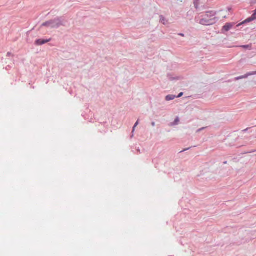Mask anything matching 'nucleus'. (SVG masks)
Masks as SVG:
<instances>
[{
    "label": "nucleus",
    "mask_w": 256,
    "mask_h": 256,
    "mask_svg": "<svg viewBox=\"0 0 256 256\" xmlns=\"http://www.w3.org/2000/svg\"><path fill=\"white\" fill-rule=\"evenodd\" d=\"M176 122L177 123L178 121H179V120L178 118H177L176 120Z\"/></svg>",
    "instance_id": "ddd939ff"
},
{
    "label": "nucleus",
    "mask_w": 256,
    "mask_h": 256,
    "mask_svg": "<svg viewBox=\"0 0 256 256\" xmlns=\"http://www.w3.org/2000/svg\"><path fill=\"white\" fill-rule=\"evenodd\" d=\"M183 95V93L182 92H180L177 96V98H180Z\"/></svg>",
    "instance_id": "9d476101"
},
{
    "label": "nucleus",
    "mask_w": 256,
    "mask_h": 256,
    "mask_svg": "<svg viewBox=\"0 0 256 256\" xmlns=\"http://www.w3.org/2000/svg\"><path fill=\"white\" fill-rule=\"evenodd\" d=\"M188 149H185V150H183L181 151V152H184V151H186V150H188Z\"/></svg>",
    "instance_id": "2eb2a0df"
},
{
    "label": "nucleus",
    "mask_w": 256,
    "mask_h": 256,
    "mask_svg": "<svg viewBox=\"0 0 256 256\" xmlns=\"http://www.w3.org/2000/svg\"><path fill=\"white\" fill-rule=\"evenodd\" d=\"M248 74H251V76H252V75L256 74V71L254 72H250V73H248Z\"/></svg>",
    "instance_id": "9b49d317"
},
{
    "label": "nucleus",
    "mask_w": 256,
    "mask_h": 256,
    "mask_svg": "<svg viewBox=\"0 0 256 256\" xmlns=\"http://www.w3.org/2000/svg\"><path fill=\"white\" fill-rule=\"evenodd\" d=\"M252 15L254 16H256V9L254 10V14Z\"/></svg>",
    "instance_id": "f8f14e48"
},
{
    "label": "nucleus",
    "mask_w": 256,
    "mask_h": 256,
    "mask_svg": "<svg viewBox=\"0 0 256 256\" xmlns=\"http://www.w3.org/2000/svg\"><path fill=\"white\" fill-rule=\"evenodd\" d=\"M216 13L213 12H208L200 20V23L204 26H210L216 22Z\"/></svg>",
    "instance_id": "f257e3e1"
},
{
    "label": "nucleus",
    "mask_w": 256,
    "mask_h": 256,
    "mask_svg": "<svg viewBox=\"0 0 256 256\" xmlns=\"http://www.w3.org/2000/svg\"><path fill=\"white\" fill-rule=\"evenodd\" d=\"M50 40V39L47 40L39 39V40H38L36 42V44L38 45H42V44H44L46 43L49 42Z\"/></svg>",
    "instance_id": "7ed1b4c3"
},
{
    "label": "nucleus",
    "mask_w": 256,
    "mask_h": 256,
    "mask_svg": "<svg viewBox=\"0 0 256 256\" xmlns=\"http://www.w3.org/2000/svg\"><path fill=\"white\" fill-rule=\"evenodd\" d=\"M242 47L244 48H250V46L249 45H246V46H242Z\"/></svg>",
    "instance_id": "6e6552de"
},
{
    "label": "nucleus",
    "mask_w": 256,
    "mask_h": 256,
    "mask_svg": "<svg viewBox=\"0 0 256 256\" xmlns=\"http://www.w3.org/2000/svg\"><path fill=\"white\" fill-rule=\"evenodd\" d=\"M176 98L175 96L174 95H168L167 96L166 98V100L167 101L171 100H174Z\"/></svg>",
    "instance_id": "0eeeda50"
},
{
    "label": "nucleus",
    "mask_w": 256,
    "mask_h": 256,
    "mask_svg": "<svg viewBox=\"0 0 256 256\" xmlns=\"http://www.w3.org/2000/svg\"><path fill=\"white\" fill-rule=\"evenodd\" d=\"M256 19V16H254L252 15L251 16V17L246 20L244 22H243L242 23H241L240 25L244 23L250 22Z\"/></svg>",
    "instance_id": "20e7f679"
},
{
    "label": "nucleus",
    "mask_w": 256,
    "mask_h": 256,
    "mask_svg": "<svg viewBox=\"0 0 256 256\" xmlns=\"http://www.w3.org/2000/svg\"><path fill=\"white\" fill-rule=\"evenodd\" d=\"M160 20H161L162 22V21H163V22H164V20H162V18H160Z\"/></svg>",
    "instance_id": "dca6fc26"
},
{
    "label": "nucleus",
    "mask_w": 256,
    "mask_h": 256,
    "mask_svg": "<svg viewBox=\"0 0 256 256\" xmlns=\"http://www.w3.org/2000/svg\"><path fill=\"white\" fill-rule=\"evenodd\" d=\"M152 126H155V123L154 122H152Z\"/></svg>",
    "instance_id": "4468645a"
},
{
    "label": "nucleus",
    "mask_w": 256,
    "mask_h": 256,
    "mask_svg": "<svg viewBox=\"0 0 256 256\" xmlns=\"http://www.w3.org/2000/svg\"><path fill=\"white\" fill-rule=\"evenodd\" d=\"M251 76V74H249L248 73L246 74L245 75H244V76H240L239 77H237L236 78V80H239L240 79H243V78H247L248 76Z\"/></svg>",
    "instance_id": "423d86ee"
},
{
    "label": "nucleus",
    "mask_w": 256,
    "mask_h": 256,
    "mask_svg": "<svg viewBox=\"0 0 256 256\" xmlns=\"http://www.w3.org/2000/svg\"><path fill=\"white\" fill-rule=\"evenodd\" d=\"M232 26V25L230 24H226L223 26V30L226 32L228 31Z\"/></svg>",
    "instance_id": "39448f33"
},
{
    "label": "nucleus",
    "mask_w": 256,
    "mask_h": 256,
    "mask_svg": "<svg viewBox=\"0 0 256 256\" xmlns=\"http://www.w3.org/2000/svg\"><path fill=\"white\" fill-rule=\"evenodd\" d=\"M138 121L136 122V124H134V128H133V131L134 130L135 128H136V127L138 125Z\"/></svg>",
    "instance_id": "1a4fd4ad"
},
{
    "label": "nucleus",
    "mask_w": 256,
    "mask_h": 256,
    "mask_svg": "<svg viewBox=\"0 0 256 256\" xmlns=\"http://www.w3.org/2000/svg\"><path fill=\"white\" fill-rule=\"evenodd\" d=\"M180 35H181L182 36H184V34H180Z\"/></svg>",
    "instance_id": "f3484780"
},
{
    "label": "nucleus",
    "mask_w": 256,
    "mask_h": 256,
    "mask_svg": "<svg viewBox=\"0 0 256 256\" xmlns=\"http://www.w3.org/2000/svg\"><path fill=\"white\" fill-rule=\"evenodd\" d=\"M61 25H62V24L58 19L46 22L42 24V26L50 27L51 28H57Z\"/></svg>",
    "instance_id": "f03ea898"
}]
</instances>
